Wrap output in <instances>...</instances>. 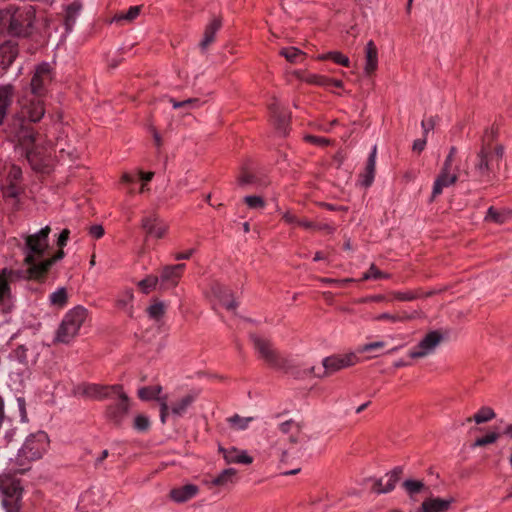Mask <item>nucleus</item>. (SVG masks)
Here are the masks:
<instances>
[{
    "mask_svg": "<svg viewBox=\"0 0 512 512\" xmlns=\"http://www.w3.org/2000/svg\"><path fill=\"white\" fill-rule=\"evenodd\" d=\"M50 446V439L46 432L37 431L28 435L10 465L18 467L20 474L30 470L31 464L43 458Z\"/></svg>",
    "mask_w": 512,
    "mask_h": 512,
    "instance_id": "f257e3e1",
    "label": "nucleus"
},
{
    "mask_svg": "<svg viewBox=\"0 0 512 512\" xmlns=\"http://www.w3.org/2000/svg\"><path fill=\"white\" fill-rule=\"evenodd\" d=\"M35 12L31 6L17 7L8 5L0 9V27L15 37H26L30 34Z\"/></svg>",
    "mask_w": 512,
    "mask_h": 512,
    "instance_id": "f03ea898",
    "label": "nucleus"
},
{
    "mask_svg": "<svg viewBox=\"0 0 512 512\" xmlns=\"http://www.w3.org/2000/svg\"><path fill=\"white\" fill-rule=\"evenodd\" d=\"M18 475V467L10 465L0 473L1 503L6 512H20L24 488Z\"/></svg>",
    "mask_w": 512,
    "mask_h": 512,
    "instance_id": "7ed1b4c3",
    "label": "nucleus"
},
{
    "mask_svg": "<svg viewBox=\"0 0 512 512\" xmlns=\"http://www.w3.org/2000/svg\"><path fill=\"white\" fill-rule=\"evenodd\" d=\"M6 138L14 144L16 150L30 160L34 150L36 134L31 124L24 118L15 115L5 128Z\"/></svg>",
    "mask_w": 512,
    "mask_h": 512,
    "instance_id": "20e7f679",
    "label": "nucleus"
},
{
    "mask_svg": "<svg viewBox=\"0 0 512 512\" xmlns=\"http://www.w3.org/2000/svg\"><path fill=\"white\" fill-rule=\"evenodd\" d=\"M503 154L504 148L502 145L493 146L490 142L486 143L484 139L474 163V176L480 181H491L498 170Z\"/></svg>",
    "mask_w": 512,
    "mask_h": 512,
    "instance_id": "39448f33",
    "label": "nucleus"
},
{
    "mask_svg": "<svg viewBox=\"0 0 512 512\" xmlns=\"http://www.w3.org/2000/svg\"><path fill=\"white\" fill-rule=\"evenodd\" d=\"M88 316V310L83 306L70 309L63 317L54 338L55 343L69 344L79 333L81 326Z\"/></svg>",
    "mask_w": 512,
    "mask_h": 512,
    "instance_id": "423d86ee",
    "label": "nucleus"
},
{
    "mask_svg": "<svg viewBox=\"0 0 512 512\" xmlns=\"http://www.w3.org/2000/svg\"><path fill=\"white\" fill-rule=\"evenodd\" d=\"M250 340L254 349L268 366L274 369H286L289 366L288 360L281 356V354L273 347L272 342L257 334H251Z\"/></svg>",
    "mask_w": 512,
    "mask_h": 512,
    "instance_id": "0eeeda50",
    "label": "nucleus"
},
{
    "mask_svg": "<svg viewBox=\"0 0 512 512\" xmlns=\"http://www.w3.org/2000/svg\"><path fill=\"white\" fill-rule=\"evenodd\" d=\"M51 232L49 226H45L39 232L28 235L25 239L26 246V257L24 259L25 263H32L36 258H41L44 256L46 250L49 247L48 237Z\"/></svg>",
    "mask_w": 512,
    "mask_h": 512,
    "instance_id": "6e6552de",
    "label": "nucleus"
},
{
    "mask_svg": "<svg viewBox=\"0 0 512 512\" xmlns=\"http://www.w3.org/2000/svg\"><path fill=\"white\" fill-rule=\"evenodd\" d=\"M53 77V69L49 63L43 62L37 65L30 81L31 93L37 97L45 96Z\"/></svg>",
    "mask_w": 512,
    "mask_h": 512,
    "instance_id": "1a4fd4ad",
    "label": "nucleus"
},
{
    "mask_svg": "<svg viewBox=\"0 0 512 512\" xmlns=\"http://www.w3.org/2000/svg\"><path fill=\"white\" fill-rule=\"evenodd\" d=\"M443 341V335L438 330L428 332L425 337L409 352L412 359L424 358L435 352L436 348Z\"/></svg>",
    "mask_w": 512,
    "mask_h": 512,
    "instance_id": "9d476101",
    "label": "nucleus"
},
{
    "mask_svg": "<svg viewBox=\"0 0 512 512\" xmlns=\"http://www.w3.org/2000/svg\"><path fill=\"white\" fill-rule=\"evenodd\" d=\"M202 394V389L194 387L187 392L180 395L176 400L169 402V413L174 415H181L188 413L190 409L199 402Z\"/></svg>",
    "mask_w": 512,
    "mask_h": 512,
    "instance_id": "9b49d317",
    "label": "nucleus"
},
{
    "mask_svg": "<svg viewBox=\"0 0 512 512\" xmlns=\"http://www.w3.org/2000/svg\"><path fill=\"white\" fill-rule=\"evenodd\" d=\"M163 387L160 384L143 386L138 388L137 397L145 402L157 401L160 406V416L169 415L168 396L164 395Z\"/></svg>",
    "mask_w": 512,
    "mask_h": 512,
    "instance_id": "f8f14e48",
    "label": "nucleus"
},
{
    "mask_svg": "<svg viewBox=\"0 0 512 512\" xmlns=\"http://www.w3.org/2000/svg\"><path fill=\"white\" fill-rule=\"evenodd\" d=\"M270 112V119L275 129L282 135L288 133L291 115L290 113L281 108L278 100L273 98L272 102L268 106Z\"/></svg>",
    "mask_w": 512,
    "mask_h": 512,
    "instance_id": "ddd939ff",
    "label": "nucleus"
},
{
    "mask_svg": "<svg viewBox=\"0 0 512 512\" xmlns=\"http://www.w3.org/2000/svg\"><path fill=\"white\" fill-rule=\"evenodd\" d=\"M356 362L357 356L354 353L326 357L323 360L324 372L322 376H327L343 368L353 366Z\"/></svg>",
    "mask_w": 512,
    "mask_h": 512,
    "instance_id": "4468645a",
    "label": "nucleus"
},
{
    "mask_svg": "<svg viewBox=\"0 0 512 512\" xmlns=\"http://www.w3.org/2000/svg\"><path fill=\"white\" fill-rule=\"evenodd\" d=\"M185 267V264L164 266L158 276L160 287L164 289L176 287L183 276Z\"/></svg>",
    "mask_w": 512,
    "mask_h": 512,
    "instance_id": "2eb2a0df",
    "label": "nucleus"
},
{
    "mask_svg": "<svg viewBox=\"0 0 512 512\" xmlns=\"http://www.w3.org/2000/svg\"><path fill=\"white\" fill-rule=\"evenodd\" d=\"M141 227L146 232L147 238L154 237L156 239H162L168 231V225L156 214L143 217Z\"/></svg>",
    "mask_w": 512,
    "mask_h": 512,
    "instance_id": "dca6fc26",
    "label": "nucleus"
},
{
    "mask_svg": "<svg viewBox=\"0 0 512 512\" xmlns=\"http://www.w3.org/2000/svg\"><path fill=\"white\" fill-rule=\"evenodd\" d=\"M114 387L118 389L111 392V396L108 398L113 401L112 407L114 413L119 415L129 414L133 404L132 400L124 391V387L121 384H114Z\"/></svg>",
    "mask_w": 512,
    "mask_h": 512,
    "instance_id": "f3484780",
    "label": "nucleus"
},
{
    "mask_svg": "<svg viewBox=\"0 0 512 512\" xmlns=\"http://www.w3.org/2000/svg\"><path fill=\"white\" fill-rule=\"evenodd\" d=\"M402 473V467H395L392 471L374 483L373 490L377 493H387L392 491L395 488L396 483L399 481Z\"/></svg>",
    "mask_w": 512,
    "mask_h": 512,
    "instance_id": "a211bd4d",
    "label": "nucleus"
},
{
    "mask_svg": "<svg viewBox=\"0 0 512 512\" xmlns=\"http://www.w3.org/2000/svg\"><path fill=\"white\" fill-rule=\"evenodd\" d=\"M117 389L114 385L88 383L82 386V394L90 399L101 401L108 399L111 392Z\"/></svg>",
    "mask_w": 512,
    "mask_h": 512,
    "instance_id": "6ab92c4d",
    "label": "nucleus"
},
{
    "mask_svg": "<svg viewBox=\"0 0 512 512\" xmlns=\"http://www.w3.org/2000/svg\"><path fill=\"white\" fill-rule=\"evenodd\" d=\"M15 93L14 85L10 83L0 85V127L4 124L9 108L14 101Z\"/></svg>",
    "mask_w": 512,
    "mask_h": 512,
    "instance_id": "aec40b11",
    "label": "nucleus"
},
{
    "mask_svg": "<svg viewBox=\"0 0 512 512\" xmlns=\"http://www.w3.org/2000/svg\"><path fill=\"white\" fill-rule=\"evenodd\" d=\"M443 290L444 289H440V290L432 289L427 292H424L421 288H417L414 290H408V291H404V292L392 291L389 293V295L392 297L393 300L407 302V301H414V300L421 299V298L432 297L438 293H441Z\"/></svg>",
    "mask_w": 512,
    "mask_h": 512,
    "instance_id": "412c9836",
    "label": "nucleus"
},
{
    "mask_svg": "<svg viewBox=\"0 0 512 512\" xmlns=\"http://www.w3.org/2000/svg\"><path fill=\"white\" fill-rule=\"evenodd\" d=\"M45 114L43 101L37 99L23 107L19 117L24 118L29 124L39 122Z\"/></svg>",
    "mask_w": 512,
    "mask_h": 512,
    "instance_id": "4be33fe9",
    "label": "nucleus"
},
{
    "mask_svg": "<svg viewBox=\"0 0 512 512\" xmlns=\"http://www.w3.org/2000/svg\"><path fill=\"white\" fill-rule=\"evenodd\" d=\"M18 52V44L13 40L5 41L0 45V65L4 70L12 65Z\"/></svg>",
    "mask_w": 512,
    "mask_h": 512,
    "instance_id": "5701e85b",
    "label": "nucleus"
},
{
    "mask_svg": "<svg viewBox=\"0 0 512 512\" xmlns=\"http://www.w3.org/2000/svg\"><path fill=\"white\" fill-rule=\"evenodd\" d=\"M376 154L377 147L374 146L371 153L369 154L364 171L359 175V182L365 188L370 187L374 181L376 170Z\"/></svg>",
    "mask_w": 512,
    "mask_h": 512,
    "instance_id": "b1692460",
    "label": "nucleus"
},
{
    "mask_svg": "<svg viewBox=\"0 0 512 512\" xmlns=\"http://www.w3.org/2000/svg\"><path fill=\"white\" fill-rule=\"evenodd\" d=\"M222 27V18L220 16L213 17L204 29L203 39L199 46L202 50H206L214 41L216 33Z\"/></svg>",
    "mask_w": 512,
    "mask_h": 512,
    "instance_id": "393cba45",
    "label": "nucleus"
},
{
    "mask_svg": "<svg viewBox=\"0 0 512 512\" xmlns=\"http://www.w3.org/2000/svg\"><path fill=\"white\" fill-rule=\"evenodd\" d=\"M237 482V471L234 468L223 470L218 476L207 482L208 487L228 488Z\"/></svg>",
    "mask_w": 512,
    "mask_h": 512,
    "instance_id": "a878e982",
    "label": "nucleus"
},
{
    "mask_svg": "<svg viewBox=\"0 0 512 512\" xmlns=\"http://www.w3.org/2000/svg\"><path fill=\"white\" fill-rule=\"evenodd\" d=\"M219 451L223 454V458L228 464L237 463L248 465L253 462V458L251 456H249L245 451L239 450L235 447L225 449L220 446Z\"/></svg>",
    "mask_w": 512,
    "mask_h": 512,
    "instance_id": "bb28decb",
    "label": "nucleus"
},
{
    "mask_svg": "<svg viewBox=\"0 0 512 512\" xmlns=\"http://www.w3.org/2000/svg\"><path fill=\"white\" fill-rule=\"evenodd\" d=\"M199 492V488L194 484H186L181 487L173 488L170 491V498L176 503H184L194 498Z\"/></svg>",
    "mask_w": 512,
    "mask_h": 512,
    "instance_id": "cd10ccee",
    "label": "nucleus"
},
{
    "mask_svg": "<svg viewBox=\"0 0 512 512\" xmlns=\"http://www.w3.org/2000/svg\"><path fill=\"white\" fill-rule=\"evenodd\" d=\"M419 317V312L414 310L412 312L399 311L396 313H381L373 318L374 321H389L392 323L396 322H409Z\"/></svg>",
    "mask_w": 512,
    "mask_h": 512,
    "instance_id": "c85d7f7f",
    "label": "nucleus"
},
{
    "mask_svg": "<svg viewBox=\"0 0 512 512\" xmlns=\"http://www.w3.org/2000/svg\"><path fill=\"white\" fill-rule=\"evenodd\" d=\"M29 267L27 269L28 278L36 281H44L52 265L47 259L36 263L34 260L32 263H26Z\"/></svg>",
    "mask_w": 512,
    "mask_h": 512,
    "instance_id": "c756f323",
    "label": "nucleus"
},
{
    "mask_svg": "<svg viewBox=\"0 0 512 512\" xmlns=\"http://www.w3.org/2000/svg\"><path fill=\"white\" fill-rule=\"evenodd\" d=\"M453 502V498H427L421 504V512H446Z\"/></svg>",
    "mask_w": 512,
    "mask_h": 512,
    "instance_id": "7c9ffc66",
    "label": "nucleus"
},
{
    "mask_svg": "<svg viewBox=\"0 0 512 512\" xmlns=\"http://www.w3.org/2000/svg\"><path fill=\"white\" fill-rule=\"evenodd\" d=\"M212 292L226 309L234 310L237 307V303L233 298L231 290L227 287L216 283L212 287Z\"/></svg>",
    "mask_w": 512,
    "mask_h": 512,
    "instance_id": "2f4dec72",
    "label": "nucleus"
},
{
    "mask_svg": "<svg viewBox=\"0 0 512 512\" xmlns=\"http://www.w3.org/2000/svg\"><path fill=\"white\" fill-rule=\"evenodd\" d=\"M457 179L458 175L456 173L441 171L434 182L432 198L434 199L435 197L440 195L444 188L455 184Z\"/></svg>",
    "mask_w": 512,
    "mask_h": 512,
    "instance_id": "473e14b6",
    "label": "nucleus"
},
{
    "mask_svg": "<svg viewBox=\"0 0 512 512\" xmlns=\"http://www.w3.org/2000/svg\"><path fill=\"white\" fill-rule=\"evenodd\" d=\"M365 52L366 64L364 67V71L367 75H371L376 71L378 67V50L375 43L372 40H370L366 44Z\"/></svg>",
    "mask_w": 512,
    "mask_h": 512,
    "instance_id": "72a5a7b5",
    "label": "nucleus"
},
{
    "mask_svg": "<svg viewBox=\"0 0 512 512\" xmlns=\"http://www.w3.org/2000/svg\"><path fill=\"white\" fill-rule=\"evenodd\" d=\"M82 9V4L74 1L70 3L66 9H65V16H64V25L66 32L72 31L74 24L76 22V19L80 15Z\"/></svg>",
    "mask_w": 512,
    "mask_h": 512,
    "instance_id": "f704fd0d",
    "label": "nucleus"
},
{
    "mask_svg": "<svg viewBox=\"0 0 512 512\" xmlns=\"http://www.w3.org/2000/svg\"><path fill=\"white\" fill-rule=\"evenodd\" d=\"M12 273L7 268L0 273V305H4L5 298L10 296L9 277Z\"/></svg>",
    "mask_w": 512,
    "mask_h": 512,
    "instance_id": "c9c22d12",
    "label": "nucleus"
},
{
    "mask_svg": "<svg viewBox=\"0 0 512 512\" xmlns=\"http://www.w3.org/2000/svg\"><path fill=\"white\" fill-rule=\"evenodd\" d=\"M402 487L409 495L410 498H413L416 494L422 492L426 489L425 483L421 480H413L407 479L402 483Z\"/></svg>",
    "mask_w": 512,
    "mask_h": 512,
    "instance_id": "e433bc0d",
    "label": "nucleus"
},
{
    "mask_svg": "<svg viewBox=\"0 0 512 512\" xmlns=\"http://www.w3.org/2000/svg\"><path fill=\"white\" fill-rule=\"evenodd\" d=\"M52 306L63 308L68 303V293L65 287L58 288L49 297Z\"/></svg>",
    "mask_w": 512,
    "mask_h": 512,
    "instance_id": "4c0bfd02",
    "label": "nucleus"
},
{
    "mask_svg": "<svg viewBox=\"0 0 512 512\" xmlns=\"http://www.w3.org/2000/svg\"><path fill=\"white\" fill-rule=\"evenodd\" d=\"M318 59L322 60V61L332 60L334 63L344 66V67L350 66L349 58L346 55H344L343 53L338 52V51H331L326 54H322V55L318 56Z\"/></svg>",
    "mask_w": 512,
    "mask_h": 512,
    "instance_id": "58836bf2",
    "label": "nucleus"
},
{
    "mask_svg": "<svg viewBox=\"0 0 512 512\" xmlns=\"http://www.w3.org/2000/svg\"><path fill=\"white\" fill-rule=\"evenodd\" d=\"M296 76L300 80L308 84L317 85L325 88H328V82L330 81V77L318 74H308L307 76L304 77L299 72H297Z\"/></svg>",
    "mask_w": 512,
    "mask_h": 512,
    "instance_id": "ea45409f",
    "label": "nucleus"
},
{
    "mask_svg": "<svg viewBox=\"0 0 512 512\" xmlns=\"http://www.w3.org/2000/svg\"><path fill=\"white\" fill-rule=\"evenodd\" d=\"M290 63H297L299 59H303L305 53L296 47L282 48L279 52Z\"/></svg>",
    "mask_w": 512,
    "mask_h": 512,
    "instance_id": "a19ab883",
    "label": "nucleus"
},
{
    "mask_svg": "<svg viewBox=\"0 0 512 512\" xmlns=\"http://www.w3.org/2000/svg\"><path fill=\"white\" fill-rule=\"evenodd\" d=\"M280 430L284 434L291 433L290 440L295 442L297 440L296 435L299 433V426L293 419H289L280 425Z\"/></svg>",
    "mask_w": 512,
    "mask_h": 512,
    "instance_id": "79ce46f5",
    "label": "nucleus"
},
{
    "mask_svg": "<svg viewBox=\"0 0 512 512\" xmlns=\"http://www.w3.org/2000/svg\"><path fill=\"white\" fill-rule=\"evenodd\" d=\"M253 418H228V427L233 432H239L248 428Z\"/></svg>",
    "mask_w": 512,
    "mask_h": 512,
    "instance_id": "37998d69",
    "label": "nucleus"
},
{
    "mask_svg": "<svg viewBox=\"0 0 512 512\" xmlns=\"http://www.w3.org/2000/svg\"><path fill=\"white\" fill-rule=\"evenodd\" d=\"M140 11H141V6H131L126 13H120V14L115 15L114 20L116 22H120L123 20L128 21V22L133 21L134 19H136L139 16Z\"/></svg>",
    "mask_w": 512,
    "mask_h": 512,
    "instance_id": "c03bdc74",
    "label": "nucleus"
},
{
    "mask_svg": "<svg viewBox=\"0 0 512 512\" xmlns=\"http://www.w3.org/2000/svg\"><path fill=\"white\" fill-rule=\"evenodd\" d=\"M159 283L158 276L149 275L146 278L142 279L138 286L142 290L143 293L148 294L151 290H153L156 285Z\"/></svg>",
    "mask_w": 512,
    "mask_h": 512,
    "instance_id": "a18cd8bd",
    "label": "nucleus"
},
{
    "mask_svg": "<svg viewBox=\"0 0 512 512\" xmlns=\"http://www.w3.org/2000/svg\"><path fill=\"white\" fill-rule=\"evenodd\" d=\"M150 318L160 320L165 314V305L163 302H155L147 308Z\"/></svg>",
    "mask_w": 512,
    "mask_h": 512,
    "instance_id": "49530a36",
    "label": "nucleus"
},
{
    "mask_svg": "<svg viewBox=\"0 0 512 512\" xmlns=\"http://www.w3.org/2000/svg\"><path fill=\"white\" fill-rule=\"evenodd\" d=\"M243 200L250 209H263L266 205L265 200L257 195L245 196Z\"/></svg>",
    "mask_w": 512,
    "mask_h": 512,
    "instance_id": "de8ad7c7",
    "label": "nucleus"
},
{
    "mask_svg": "<svg viewBox=\"0 0 512 512\" xmlns=\"http://www.w3.org/2000/svg\"><path fill=\"white\" fill-rule=\"evenodd\" d=\"M2 191L5 198L17 200L20 195L21 188L17 183H9Z\"/></svg>",
    "mask_w": 512,
    "mask_h": 512,
    "instance_id": "09e8293b",
    "label": "nucleus"
},
{
    "mask_svg": "<svg viewBox=\"0 0 512 512\" xmlns=\"http://www.w3.org/2000/svg\"><path fill=\"white\" fill-rule=\"evenodd\" d=\"M498 437L499 433L495 431L489 432L487 435L477 438L473 446L482 447L488 444H492L498 439Z\"/></svg>",
    "mask_w": 512,
    "mask_h": 512,
    "instance_id": "8fccbe9b",
    "label": "nucleus"
},
{
    "mask_svg": "<svg viewBox=\"0 0 512 512\" xmlns=\"http://www.w3.org/2000/svg\"><path fill=\"white\" fill-rule=\"evenodd\" d=\"M22 179V170L17 165H11L8 174H7V181L8 183H19Z\"/></svg>",
    "mask_w": 512,
    "mask_h": 512,
    "instance_id": "3c124183",
    "label": "nucleus"
},
{
    "mask_svg": "<svg viewBox=\"0 0 512 512\" xmlns=\"http://www.w3.org/2000/svg\"><path fill=\"white\" fill-rule=\"evenodd\" d=\"M389 275L381 272L375 264H372L369 268V270L363 275L362 280H368V279H381V278H388Z\"/></svg>",
    "mask_w": 512,
    "mask_h": 512,
    "instance_id": "603ef678",
    "label": "nucleus"
},
{
    "mask_svg": "<svg viewBox=\"0 0 512 512\" xmlns=\"http://www.w3.org/2000/svg\"><path fill=\"white\" fill-rule=\"evenodd\" d=\"M170 102L175 109L179 108H193L199 104L198 98H189L184 101H176L175 99H170Z\"/></svg>",
    "mask_w": 512,
    "mask_h": 512,
    "instance_id": "864d4df0",
    "label": "nucleus"
},
{
    "mask_svg": "<svg viewBox=\"0 0 512 512\" xmlns=\"http://www.w3.org/2000/svg\"><path fill=\"white\" fill-rule=\"evenodd\" d=\"M132 300H133L132 290H126L119 296V298L116 301V305H117V307L123 309L128 304H130Z\"/></svg>",
    "mask_w": 512,
    "mask_h": 512,
    "instance_id": "5fc2aeb1",
    "label": "nucleus"
},
{
    "mask_svg": "<svg viewBox=\"0 0 512 512\" xmlns=\"http://www.w3.org/2000/svg\"><path fill=\"white\" fill-rule=\"evenodd\" d=\"M132 427L138 432L147 431L150 427L149 418H134Z\"/></svg>",
    "mask_w": 512,
    "mask_h": 512,
    "instance_id": "6e6d98bb",
    "label": "nucleus"
},
{
    "mask_svg": "<svg viewBox=\"0 0 512 512\" xmlns=\"http://www.w3.org/2000/svg\"><path fill=\"white\" fill-rule=\"evenodd\" d=\"M238 182L242 186L255 184L256 177L253 174H251L250 172L243 170L241 172L240 176L238 177Z\"/></svg>",
    "mask_w": 512,
    "mask_h": 512,
    "instance_id": "4d7b16f0",
    "label": "nucleus"
},
{
    "mask_svg": "<svg viewBox=\"0 0 512 512\" xmlns=\"http://www.w3.org/2000/svg\"><path fill=\"white\" fill-rule=\"evenodd\" d=\"M486 219L498 224L504 222V216L500 212H498L494 207H490L488 209Z\"/></svg>",
    "mask_w": 512,
    "mask_h": 512,
    "instance_id": "13d9d810",
    "label": "nucleus"
},
{
    "mask_svg": "<svg viewBox=\"0 0 512 512\" xmlns=\"http://www.w3.org/2000/svg\"><path fill=\"white\" fill-rule=\"evenodd\" d=\"M384 347H385V342L384 341L371 342V343L364 344L360 348V352H370L372 350L381 349V348H384Z\"/></svg>",
    "mask_w": 512,
    "mask_h": 512,
    "instance_id": "bf43d9fd",
    "label": "nucleus"
},
{
    "mask_svg": "<svg viewBox=\"0 0 512 512\" xmlns=\"http://www.w3.org/2000/svg\"><path fill=\"white\" fill-rule=\"evenodd\" d=\"M304 139L309 142V143H312V144H316V145H320V146H325V145H328L329 144V140L326 139V138H323V137H319V136H314V135H306L304 137Z\"/></svg>",
    "mask_w": 512,
    "mask_h": 512,
    "instance_id": "052dcab7",
    "label": "nucleus"
},
{
    "mask_svg": "<svg viewBox=\"0 0 512 512\" xmlns=\"http://www.w3.org/2000/svg\"><path fill=\"white\" fill-rule=\"evenodd\" d=\"M436 125V117H430L428 120H423L421 126L423 128L424 136L426 137L428 132L433 130Z\"/></svg>",
    "mask_w": 512,
    "mask_h": 512,
    "instance_id": "680f3d73",
    "label": "nucleus"
},
{
    "mask_svg": "<svg viewBox=\"0 0 512 512\" xmlns=\"http://www.w3.org/2000/svg\"><path fill=\"white\" fill-rule=\"evenodd\" d=\"M384 301H390V300L387 299V297L385 295L378 294V295H373V296H368V297L362 298L358 302L359 303H367V302H384Z\"/></svg>",
    "mask_w": 512,
    "mask_h": 512,
    "instance_id": "e2e57ef3",
    "label": "nucleus"
},
{
    "mask_svg": "<svg viewBox=\"0 0 512 512\" xmlns=\"http://www.w3.org/2000/svg\"><path fill=\"white\" fill-rule=\"evenodd\" d=\"M14 353H15V356L16 358L21 362V363H25L26 362V359H27V349L23 346V345H20L18 346L15 350H14Z\"/></svg>",
    "mask_w": 512,
    "mask_h": 512,
    "instance_id": "0e129e2a",
    "label": "nucleus"
},
{
    "mask_svg": "<svg viewBox=\"0 0 512 512\" xmlns=\"http://www.w3.org/2000/svg\"><path fill=\"white\" fill-rule=\"evenodd\" d=\"M70 231L68 229H63L58 237L57 245L59 248H63L69 239Z\"/></svg>",
    "mask_w": 512,
    "mask_h": 512,
    "instance_id": "69168bd1",
    "label": "nucleus"
},
{
    "mask_svg": "<svg viewBox=\"0 0 512 512\" xmlns=\"http://www.w3.org/2000/svg\"><path fill=\"white\" fill-rule=\"evenodd\" d=\"M89 233L92 237L99 239L104 235V228L101 225H93L90 227Z\"/></svg>",
    "mask_w": 512,
    "mask_h": 512,
    "instance_id": "338daca9",
    "label": "nucleus"
},
{
    "mask_svg": "<svg viewBox=\"0 0 512 512\" xmlns=\"http://www.w3.org/2000/svg\"><path fill=\"white\" fill-rule=\"evenodd\" d=\"M425 146H426V137L424 136V138L416 139L413 142L412 149L414 152L421 153L424 150Z\"/></svg>",
    "mask_w": 512,
    "mask_h": 512,
    "instance_id": "774afa93",
    "label": "nucleus"
}]
</instances>
